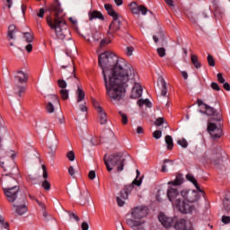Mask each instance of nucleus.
Instances as JSON below:
<instances>
[{
    "instance_id": "nucleus-36",
    "label": "nucleus",
    "mask_w": 230,
    "mask_h": 230,
    "mask_svg": "<svg viewBox=\"0 0 230 230\" xmlns=\"http://www.w3.org/2000/svg\"><path fill=\"white\" fill-rule=\"evenodd\" d=\"M93 107L97 111V112H102L103 111V108H102V106H100V102H98V101L93 99Z\"/></svg>"
},
{
    "instance_id": "nucleus-11",
    "label": "nucleus",
    "mask_w": 230,
    "mask_h": 230,
    "mask_svg": "<svg viewBox=\"0 0 230 230\" xmlns=\"http://www.w3.org/2000/svg\"><path fill=\"white\" fill-rule=\"evenodd\" d=\"M158 220L162 226L165 227V229H170V227H173L175 222H177V217H170L164 213H160L158 216Z\"/></svg>"
},
{
    "instance_id": "nucleus-28",
    "label": "nucleus",
    "mask_w": 230,
    "mask_h": 230,
    "mask_svg": "<svg viewBox=\"0 0 230 230\" xmlns=\"http://www.w3.org/2000/svg\"><path fill=\"white\" fill-rule=\"evenodd\" d=\"M98 116L100 123L105 125V123H107V113L102 110V111H98Z\"/></svg>"
},
{
    "instance_id": "nucleus-48",
    "label": "nucleus",
    "mask_w": 230,
    "mask_h": 230,
    "mask_svg": "<svg viewBox=\"0 0 230 230\" xmlns=\"http://www.w3.org/2000/svg\"><path fill=\"white\" fill-rule=\"evenodd\" d=\"M66 157L69 161H75V152L70 151L66 154Z\"/></svg>"
},
{
    "instance_id": "nucleus-47",
    "label": "nucleus",
    "mask_w": 230,
    "mask_h": 230,
    "mask_svg": "<svg viewBox=\"0 0 230 230\" xmlns=\"http://www.w3.org/2000/svg\"><path fill=\"white\" fill-rule=\"evenodd\" d=\"M164 118L160 117V118L156 119L155 125L156 127H161V125H164Z\"/></svg>"
},
{
    "instance_id": "nucleus-4",
    "label": "nucleus",
    "mask_w": 230,
    "mask_h": 230,
    "mask_svg": "<svg viewBox=\"0 0 230 230\" xmlns=\"http://www.w3.org/2000/svg\"><path fill=\"white\" fill-rule=\"evenodd\" d=\"M50 12H54V19L51 16H47V24L55 30L58 39L60 40H71V32L69 30L66 29V20L62 17L64 10L60 5L58 0H55L50 5Z\"/></svg>"
},
{
    "instance_id": "nucleus-31",
    "label": "nucleus",
    "mask_w": 230,
    "mask_h": 230,
    "mask_svg": "<svg viewBox=\"0 0 230 230\" xmlns=\"http://www.w3.org/2000/svg\"><path fill=\"white\" fill-rule=\"evenodd\" d=\"M223 206H224L225 211H226V213H229V211H230V196L224 199Z\"/></svg>"
},
{
    "instance_id": "nucleus-39",
    "label": "nucleus",
    "mask_w": 230,
    "mask_h": 230,
    "mask_svg": "<svg viewBox=\"0 0 230 230\" xmlns=\"http://www.w3.org/2000/svg\"><path fill=\"white\" fill-rule=\"evenodd\" d=\"M69 215L70 220H75V222H80V217L75 212H67Z\"/></svg>"
},
{
    "instance_id": "nucleus-22",
    "label": "nucleus",
    "mask_w": 230,
    "mask_h": 230,
    "mask_svg": "<svg viewBox=\"0 0 230 230\" xmlns=\"http://www.w3.org/2000/svg\"><path fill=\"white\" fill-rule=\"evenodd\" d=\"M190 60L196 69H200V67H202V64L199 61V57L197 55L191 54Z\"/></svg>"
},
{
    "instance_id": "nucleus-27",
    "label": "nucleus",
    "mask_w": 230,
    "mask_h": 230,
    "mask_svg": "<svg viewBox=\"0 0 230 230\" xmlns=\"http://www.w3.org/2000/svg\"><path fill=\"white\" fill-rule=\"evenodd\" d=\"M128 7L130 12H132V13H135L136 15L139 14V5H137L136 2H131L128 4Z\"/></svg>"
},
{
    "instance_id": "nucleus-44",
    "label": "nucleus",
    "mask_w": 230,
    "mask_h": 230,
    "mask_svg": "<svg viewBox=\"0 0 230 230\" xmlns=\"http://www.w3.org/2000/svg\"><path fill=\"white\" fill-rule=\"evenodd\" d=\"M178 145H180V146L182 148H188V141H186L184 138L178 140Z\"/></svg>"
},
{
    "instance_id": "nucleus-23",
    "label": "nucleus",
    "mask_w": 230,
    "mask_h": 230,
    "mask_svg": "<svg viewBox=\"0 0 230 230\" xmlns=\"http://www.w3.org/2000/svg\"><path fill=\"white\" fill-rule=\"evenodd\" d=\"M186 179L188 181H190V182H192V184H194L195 188L198 190V191H199L200 193H202V190H200V186L199 185V182H197V179H195L194 175L191 174H187L186 175Z\"/></svg>"
},
{
    "instance_id": "nucleus-53",
    "label": "nucleus",
    "mask_w": 230,
    "mask_h": 230,
    "mask_svg": "<svg viewBox=\"0 0 230 230\" xmlns=\"http://www.w3.org/2000/svg\"><path fill=\"white\" fill-rule=\"evenodd\" d=\"M41 168L43 170V179H48V170L46 169V165H41Z\"/></svg>"
},
{
    "instance_id": "nucleus-60",
    "label": "nucleus",
    "mask_w": 230,
    "mask_h": 230,
    "mask_svg": "<svg viewBox=\"0 0 230 230\" xmlns=\"http://www.w3.org/2000/svg\"><path fill=\"white\" fill-rule=\"evenodd\" d=\"M189 19L190 20V21H192V22H197V15H194L193 16V14H190L189 15Z\"/></svg>"
},
{
    "instance_id": "nucleus-37",
    "label": "nucleus",
    "mask_w": 230,
    "mask_h": 230,
    "mask_svg": "<svg viewBox=\"0 0 230 230\" xmlns=\"http://www.w3.org/2000/svg\"><path fill=\"white\" fill-rule=\"evenodd\" d=\"M57 146H58V143L56 142L55 145L49 146V154L51 155V156L53 157V155H55V152H57Z\"/></svg>"
},
{
    "instance_id": "nucleus-30",
    "label": "nucleus",
    "mask_w": 230,
    "mask_h": 230,
    "mask_svg": "<svg viewBox=\"0 0 230 230\" xmlns=\"http://www.w3.org/2000/svg\"><path fill=\"white\" fill-rule=\"evenodd\" d=\"M165 143L167 145L168 150H172L173 148V138H172V136L167 135L165 137Z\"/></svg>"
},
{
    "instance_id": "nucleus-35",
    "label": "nucleus",
    "mask_w": 230,
    "mask_h": 230,
    "mask_svg": "<svg viewBox=\"0 0 230 230\" xmlns=\"http://www.w3.org/2000/svg\"><path fill=\"white\" fill-rule=\"evenodd\" d=\"M26 42H33V32H24L23 33Z\"/></svg>"
},
{
    "instance_id": "nucleus-63",
    "label": "nucleus",
    "mask_w": 230,
    "mask_h": 230,
    "mask_svg": "<svg viewBox=\"0 0 230 230\" xmlns=\"http://www.w3.org/2000/svg\"><path fill=\"white\" fill-rule=\"evenodd\" d=\"M137 133H138V134H143V128H142L141 126H138V127L137 128Z\"/></svg>"
},
{
    "instance_id": "nucleus-59",
    "label": "nucleus",
    "mask_w": 230,
    "mask_h": 230,
    "mask_svg": "<svg viewBox=\"0 0 230 230\" xmlns=\"http://www.w3.org/2000/svg\"><path fill=\"white\" fill-rule=\"evenodd\" d=\"M68 173H69V175H71V177H73V175H75V168L73 166H70L68 168Z\"/></svg>"
},
{
    "instance_id": "nucleus-40",
    "label": "nucleus",
    "mask_w": 230,
    "mask_h": 230,
    "mask_svg": "<svg viewBox=\"0 0 230 230\" xmlns=\"http://www.w3.org/2000/svg\"><path fill=\"white\" fill-rule=\"evenodd\" d=\"M58 85L60 89H66L67 87V83L64 79L58 80Z\"/></svg>"
},
{
    "instance_id": "nucleus-32",
    "label": "nucleus",
    "mask_w": 230,
    "mask_h": 230,
    "mask_svg": "<svg viewBox=\"0 0 230 230\" xmlns=\"http://www.w3.org/2000/svg\"><path fill=\"white\" fill-rule=\"evenodd\" d=\"M59 94L63 100H68L69 99V90L67 89H61L59 90Z\"/></svg>"
},
{
    "instance_id": "nucleus-54",
    "label": "nucleus",
    "mask_w": 230,
    "mask_h": 230,
    "mask_svg": "<svg viewBox=\"0 0 230 230\" xmlns=\"http://www.w3.org/2000/svg\"><path fill=\"white\" fill-rule=\"evenodd\" d=\"M81 229L82 230H89V223L83 222L82 225H81Z\"/></svg>"
},
{
    "instance_id": "nucleus-9",
    "label": "nucleus",
    "mask_w": 230,
    "mask_h": 230,
    "mask_svg": "<svg viewBox=\"0 0 230 230\" xmlns=\"http://www.w3.org/2000/svg\"><path fill=\"white\" fill-rule=\"evenodd\" d=\"M130 214L132 218H134L135 220H141V218L148 217V208L145 206H138L133 208Z\"/></svg>"
},
{
    "instance_id": "nucleus-8",
    "label": "nucleus",
    "mask_w": 230,
    "mask_h": 230,
    "mask_svg": "<svg viewBox=\"0 0 230 230\" xmlns=\"http://www.w3.org/2000/svg\"><path fill=\"white\" fill-rule=\"evenodd\" d=\"M104 8L108 14H110L111 17H112L113 19L110 25V30H111L112 31H119V28H121V22H119V14H118V13L114 11V8H112V4H104Z\"/></svg>"
},
{
    "instance_id": "nucleus-7",
    "label": "nucleus",
    "mask_w": 230,
    "mask_h": 230,
    "mask_svg": "<svg viewBox=\"0 0 230 230\" xmlns=\"http://www.w3.org/2000/svg\"><path fill=\"white\" fill-rule=\"evenodd\" d=\"M103 161L108 172H112V166H116L117 171L123 172L127 159L123 156V153H115L111 155L108 158L107 155H105Z\"/></svg>"
},
{
    "instance_id": "nucleus-58",
    "label": "nucleus",
    "mask_w": 230,
    "mask_h": 230,
    "mask_svg": "<svg viewBox=\"0 0 230 230\" xmlns=\"http://www.w3.org/2000/svg\"><path fill=\"white\" fill-rule=\"evenodd\" d=\"M44 13H45L44 8H40V12L38 13V17L42 19V17H44Z\"/></svg>"
},
{
    "instance_id": "nucleus-26",
    "label": "nucleus",
    "mask_w": 230,
    "mask_h": 230,
    "mask_svg": "<svg viewBox=\"0 0 230 230\" xmlns=\"http://www.w3.org/2000/svg\"><path fill=\"white\" fill-rule=\"evenodd\" d=\"M77 103H80V102H84L85 100V93H84V90L78 86L77 91Z\"/></svg>"
},
{
    "instance_id": "nucleus-21",
    "label": "nucleus",
    "mask_w": 230,
    "mask_h": 230,
    "mask_svg": "<svg viewBox=\"0 0 230 230\" xmlns=\"http://www.w3.org/2000/svg\"><path fill=\"white\" fill-rule=\"evenodd\" d=\"M158 82H160L162 85L161 96H166V94H168V87H166V81H164V78L161 76L159 77Z\"/></svg>"
},
{
    "instance_id": "nucleus-34",
    "label": "nucleus",
    "mask_w": 230,
    "mask_h": 230,
    "mask_svg": "<svg viewBox=\"0 0 230 230\" xmlns=\"http://www.w3.org/2000/svg\"><path fill=\"white\" fill-rule=\"evenodd\" d=\"M119 114L121 118L122 124L127 125V123H128V117L127 116V114H125L123 111H119Z\"/></svg>"
},
{
    "instance_id": "nucleus-10",
    "label": "nucleus",
    "mask_w": 230,
    "mask_h": 230,
    "mask_svg": "<svg viewBox=\"0 0 230 230\" xmlns=\"http://www.w3.org/2000/svg\"><path fill=\"white\" fill-rule=\"evenodd\" d=\"M55 107H60V99L57 94H51L49 96V102L46 106V111L49 114L55 112Z\"/></svg>"
},
{
    "instance_id": "nucleus-50",
    "label": "nucleus",
    "mask_w": 230,
    "mask_h": 230,
    "mask_svg": "<svg viewBox=\"0 0 230 230\" xmlns=\"http://www.w3.org/2000/svg\"><path fill=\"white\" fill-rule=\"evenodd\" d=\"M88 177L91 181L96 179V172L94 171H90L88 173Z\"/></svg>"
},
{
    "instance_id": "nucleus-2",
    "label": "nucleus",
    "mask_w": 230,
    "mask_h": 230,
    "mask_svg": "<svg viewBox=\"0 0 230 230\" xmlns=\"http://www.w3.org/2000/svg\"><path fill=\"white\" fill-rule=\"evenodd\" d=\"M15 151L9 150L5 153V157H10L12 161L8 162L0 161V166L9 174L3 175L4 184L3 188L4 195L6 197L7 202L10 204H19L20 202H26V196L21 191L19 182L12 175H17L19 169L15 165Z\"/></svg>"
},
{
    "instance_id": "nucleus-46",
    "label": "nucleus",
    "mask_w": 230,
    "mask_h": 230,
    "mask_svg": "<svg viewBox=\"0 0 230 230\" xmlns=\"http://www.w3.org/2000/svg\"><path fill=\"white\" fill-rule=\"evenodd\" d=\"M133 53H134V47H127L126 48V55L128 57H132Z\"/></svg>"
},
{
    "instance_id": "nucleus-17",
    "label": "nucleus",
    "mask_w": 230,
    "mask_h": 230,
    "mask_svg": "<svg viewBox=\"0 0 230 230\" xmlns=\"http://www.w3.org/2000/svg\"><path fill=\"white\" fill-rule=\"evenodd\" d=\"M190 224V222L184 218L178 219L176 217V221L174 222L173 227L176 230H186V226Z\"/></svg>"
},
{
    "instance_id": "nucleus-33",
    "label": "nucleus",
    "mask_w": 230,
    "mask_h": 230,
    "mask_svg": "<svg viewBox=\"0 0 230 230\" xmlns=\"http://www.w3.org/2000/svg\"><path fill=\"white\" fill-rule=\"evenodd\" d=\"M9 226L8 222H4V217L0 216V229H8Z\"/></svg>"
},
{
    "instance_id": "nucleus-25",
    "label": "nucleus",
    "mask_w": 230,
    "mask_h": 230,
    "mask_svg": "<svg viewBox=\"0 0 230 230\" xmlns=\"http://www.w3.org/2000/svg\"><path fill=\"white\" fill-rule=\"evenodd\" d=\"M36 202L40 206V208H41V209L43 210L42 215H43L44 220H49V214H48V212L46 211V205H44V203H42L39 199H36Z\"/></svg>"
},
{
    "instance_id": "nucleus-52",
    "label": "nucleus",
    "mask_w": 230,
    "mask_h": 230,
    "mask_svg": "<svg viewBox=\"0 0 230 230\" xmlns=\"http://www.w3.org/2000/svg\"><path fill=\"white\" fill-rule=\"evenodd\" d=\"M25 49L27 53H31V51L33 50V45H31V43H29L25 46Z\"/></svg>"
},
{
    "instance_id": "nucleus-55",
    "label": "nucleus",
    "mask_w": 230,
    "mask_h": 230,
    "mask_svg": "<svg viewBox=\"0 0 230 230\" xmlns=\"http://www.w3.org/2000/svg\"><path fill=\"white\" fill-rule=\"evenodd\" d=\"M211 87L214 91H220V86L217 83H211Z\"/></svg>"
},
{
    "instance_id": "nucleus-13",
    "label": "nucleus",
    "mask_w": 230,
    "mask_h": 230,
    "mask_svg": "<svg viewBox=\"0 0 230 230\" xmlns=\"http://www.w3.org/2000/svg\"><path fill=\"white\" fill-rule=\"evenodd\" d=\"M208 132L211 136L212 139H218L219 137H222V129L217 127V124L213 122L208 123Z\"/></svg>"
},
{
    "instance_id": "nucleus-64",
    "label": "nucleus",
    "mask_w": 230,
    "mask_h": 230,
    "mask_svg": "<svg viewBox=\"0 0 230 230\" xmlns=\"http://www.w3.org/2000/svg\"><path fill=\"white\" fill-rule=\"evenodd\" d=\"M181 75L183 76L184 80H186L188 78V72L181 71Z\"/></svg>"
},
{
    "instance_id": "nucleus-6",
    "label": "nucleus",
    "mask_w": 230,
    "mask_h": 230,
    "mask_svg": "<svg viewBox=\"0 0 230 230\" xmlns=\"http://www.w3.org/2000/svg\"><path fill=\"white\" fill-rule=\"evenodd\" d=\"M13 84L14 94L19 96V98H22V93H26V86H24V84H28V73L22 70L15 71L13 75Z\"/></svg>"
},
{
    "instance_id": "nucleus-1",
    "label": "nucleus",
    "mask_w": 230,
    "mask_h": 230,
    "mask_svg": "<svg viewBox=\"0 0 230 230\" xmlns=\"http://www.w3.org/2000/svg\"><path fill=\"white\" fill-rule=\"evenodd\" d=\"M98 64L102 71L106 93L111 96L114 94V88L119 80L127 82L128 78H134V66L124 58H117L112 52L99 55Z\"/></svg>"
},
{
    "instance_id": "nucleus-57",
    "label": "nucleus",
    "mask_w": 230,
    "mask_h": 230,
    "mask_svg": "<svg viewBox=\"0 0 230 230\" xmlns=\"http://www.w3.org/2000/svg\"><path fill=\"white\" fill-rule=\"evenodd\" d=\"M141 182H142L141 179L137 180V178H136L133 181L132 184H135V186H141Z\"/></svg>"
},
{
    "instance_id": "nucleus-5",
    "label": "nucleus",
    "mask_w": 230,
    "mask_h": 230,
    "mask_svg": "<svg viewBox=\"0 0 230 230\" xmlns=\"http://www.w3.org/2000/svg\"><path fill=\"white\" fill-rule=\"evenodd\" d=\"M137 80H139V76L137 75V73H136V70L134 69V76L131 78L128 77V79L124 82L119 80L116 83L113 95L107 93L108 96L111 98V100H113V102H120V100H123V98H125V89L128 87V84H131V85H133V88L131 90V98H133L134 100L141 98L143 94V86H141V83L137 82Z\"/></svg>"
},
{
    "instance_id": "nucleus-19",
    "label": "nucleus",
    "mask_w": 230,
    "mask_h": 230,
    "mask_svg": "<svg viewBox=\"0 0 230 230\" xmlns=\"http://www.w3.org/2000/svg\"><path fill=\"white\" fill-rule=\"evenodd\" d=\"M15 33H17V27L15 25H10L8 27L7 38L9 40H15Z\"/></svg>"
},
{
    "instance_id": "nucleus-56",
    "label": "nucleus",
    "mask_w": 230,
    "mask_h": 230,
    "mask_svg": "<svg viewBox=\"0 0 230 230\" xmlns=\"http://www.w3.org/2000/svg\"><path fill=\"white\" fill-rule=\"evenodd\" d=\"M107 44H111V40H102L100 42L101 47L107 46Z\"/></svg>"
},
{
    "instance_id": "nucleus-29",
    "label": "nucleus",
    "mask_w": 230,
    "mask_h": 230,
    "mask_svg": "<svg viewBox=\"0 0 230 230\" xmlns=\"http://www.w3.org/2000/svg\"><path fill=\"white\" fill-rule=\"evenodd\" d=\"M143 105H146V107H148L149 109L152 107V102L148 99H140L137 101V106L143 107Z\"/></svg>"
},
{
    "instance_id": "nucleus-3",
    "label": "nucleus",
    "mask_w": 230,
    "mask_h": 230,
    "mask_svg": "<svg viewBox=\"0 0 230 230\" xmlns=\"http://www.w3.org/2000/svg\"><path fill=\"white\" fill-rule=\"evenodd\" d=\"M167 199L172 205L173 209L181 215H190L195 211L194 202H199L200 196L197 190H179L175 187H168Z\"/></svg>"
},
{
    "instance_id": "nucleus-14",
    "label": "nucleus",
    "mask_w": 230,
    "mask_h": 230,
    "mask_svg": "<svg viewBox=\"0 0 230 230\" xmlns=\"http://www.w3.org/2000/svg\"><path fill=\"white\" fill-rule=\"evenodd\" d=\"M204 109L205 111H200L201 114H206L207 116H213V119L215 121H220L221 119V116L220 113L217 112V111L215 110V108L208 105V104H204Z\"/></svg>"
},
{
    "instance_id": "nucleus-49",
    "label": "nucleus",
    "mask_w": 230,
    "mask_h": 230,
    "mask_svg": "<svg viewBox=\"0 0 230 230\" xmlns=\"http://www.w3.org/2000/svg\"><path fill=\"white\" fill-rule=\"evenodd\" d=\"M217 76L219 84H225L226 79L224 78V75H222V73H218Z\"/></svg>"
},
{
    "instance_id": "nucleus-43",
    "label": "nucleus",
    "mask_w": 230,
    "mask_h": 230,
    "mask_svg": "<svg viewBox=\"0 0 230 230\" xmlns=\"http://www.w3.org/2000/svg\"><path fill=\"white\" fill-rule=\"evenodd\" d=\"M159 57L163 58V57H166V49H164V48H158L156 49Z\"/></svg>"
},
{
    "instance_id": "nucleus-45",
    "label": "nucleus",
    "mask_w": 230,
    "mask_h": 230,
    "mask_svg": "<svg viewBox=\"0 0 230 230\" xmlns=\"http://www.w3.org/2000/svg\"><path fill=\"white\" fill-rule=\"evenodd\" d=\"M162 136L163 132L161 130H155L153 132V137H155V139H161Z\"/></svg>"
},
{
    "instance_id": "nucleus-42",
    "label": "nucleus",
    "mask_w": 230,
    "mask_h": 230,
    "mask_svg": "<svg viewBox=\"0 0 230 230\" xmlns=\"http://www.w3.org/2000/svg\"><path fill=\"white\" fill-rule=\"evenodd\" d=\"M208 63L210 67H215V58H213V56L208 55Z\"/></svg>"
},
{
    "instance_id": "nucleus-41",
    "label": "nucleus",
    "mask_w": 230,
    "mask_h": 230,
    "mask_svg": "<svg viewBox=\"0 0 230 230\" xmlns=\"http://www.w3.org/2000/svg\"><path fill=\"white\" fill-rule=\"evenodd\" d=\"M139 12L142 13V15H146V13H148V8H146L145 5H139L138 13Z\"/></svg>"
},
{
    "instance_id": "nucleus-15",
    "label": "nucleus",
    "mask_w": 230,
    "mask_h": 230,
    "mask_svg": "<svg viewBox=\"0 0 230 230\" xmlns=\"http://www.w3.org/2000/svg\"><path fill=\"white\" fill-rule=\"evenodd\" d=\"M12 208L14 210V213H16V215H19L20 217L24 215V213L28 211V207H26V202L13 203Z\"/></svg>"
},
{
    "instance_id": "nucleus-61",
    "label": "nucleus",
    "mask_w": 230,
    "mask_h": 230,
    "mask_svg": "<svg viewBox=\"0 0 230 230\" xmlns=\"http://www.w3.org/2000/svg\"><path fill=\"white\" fill-rule=\"evenodd\" d=\"M223 87L226 91H230V85H229V83H225L223 84Z\"/></svg>"
},
{
    "instance_id": "nucleus-38",
    "label": "nucleus",
    "mask_w": 230,
    "mask_h": 230,
    "mask_svg": "<svg viewBox=\"0 0 230 230\" xmlns=\"http://www.w3.org/2000/svg\"><path fill=\"white\" fill-rule=\"evenodd\" d=\"M41 186L46 190V191H49V190H51V183H49L48 180L43 181Z\"/></svg>"
},
{
    "instance_id": "nucleus-51",
    "label": "nucleus",
    "mask_w": 230,
    "mask_h": 230,
    "mask_svg": "<svg viewBox=\"0 0 230 230\" xmlns=\"http://www.w3.org/2000/svg\"><path fill=\"white\" fill-rule=\"evenodd\" d=\"M223 224H230V217L229 216H223L222 217Z\"/></svg>"
},
{
    "instance_id": "nucleus-18",
    "label": "nucleus",
    "mask_w": 230,
    "mask_h": 230,
    "mask_svg": "<svg viewBox=\"0 0 230 230\" xmlns=\"http://www.w3.org/2000/svg\"><path fill=\"white\" fill-rule=\"evenodd\" d=\"M79 199L81 202H83L84 204H87V202H89V199H91V194L89 193V190H84L81 191Z\"/></svg>"
},
{
    "instance_id": "nucleus-12",
    "label": "nucleus",
    "mask_w": 230,
    "mask_h": 230,
    "mask_svg": "<svg viewBox=\"0 0 230 230\" xmlns=\"http://www.w3.org/2000/svg\"><path fill=\"white\" fill-rule=\"evenodd\" d=\"M133 189L134 187L132 185H128L119 192V196L117 197V204L119 208H123V206H125V200L128 199V193H130Z\"/></svg>"
},
{
    "instance_id": "nucleus-16",
    "label": "nucleus",
    "mask_w": 230,
    "mask_h": 230,
    "mask_svg": "<svg viewBox=\"0 0 230 230\" xmlns=\"http://www.w3.org/2000/svg\"><path fill=\"white\" fill-rule=\"evenodd\" d=\"M127 224L131 229H143L145 226V221H137L132 218L127 219Z\"/></svg>"
},
{
    "instance_id": "nucleus-20",
    "label": "nucleus",
    "mask_w": 230,
    "mask_h": 230,
    "mask_svg": "<svg viewBox=\"0 0 230 230\" xmlns=\"http://www.w3.org/2000/svg\"><path fill=\"white\" fill-rule=\"evenodd\" d=\"M184 182L182 175H177L175 180L168 181L169 186H181Z\"/></svg>"
},
{
    "instance_id": "nucleus-24",
    "label": "nucleus",
    "mask_w": 230,
    "mask_h": 230,
    "mask_svg": "<svg viewBox=\"0 0 230 230\" xmlns=\"http://www.w3.org/2000/svg\"><path fill=\"white\" fill-rule=\"evenodd\" d=\"M89 19L90 21H93V19H100L101 21H103L104 17L100 11H93L90 13Z\"/></svg>"
},
{
    "instance_id": "nucleus-62",
    "label": "nucleus",
    "mask_w": 230,
    "mask_h": 230,
    "mask_svg": "<svg viewBox=\"0 0 230 230\" xmlns=\"http://www.w3.org/2000/svg\"><path fill=\"white\" fill-rule=\"evenodd\" d=\"M168 6H173V0H164Z\"/></svg>"
}]
</instances>
